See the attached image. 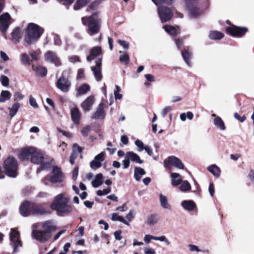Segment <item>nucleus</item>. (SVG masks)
<instances>
[{
  "mask_svg": "<svg viewBox=\"0 0 254 254\" xmlns=\"http://www.w3.org/2000/svg\"><path fill=\"white\" fill-rule=\"evenodd\" d=\"M81 20L83 25L87 26L86 31L90 36H94L100 31L101 20L98 17L97 13H94L89 16L83 17Z\"/></svg>",
  "mask_w": 254,
  "mask_h": 254,
  "instance_id": "f257e3e1",
  "label": "nucleus"
},
{
  "mask_svg": "<svg viewBox=\"0 0 254 254\" xmlns=\"http://www.w3.org/2000/svg\"><path fill=\"white\" fill-rule=\"evenodd\" d=\"M42 28L34 23H29L27 27L24 36V41L27 45H31L36 42L43 34Z\"/></svg>",
  "mask_w": 254,
  "mask_h": 254,
  "instance_id": "f03ea898",
  "label": "nucleus"
},
{
  "mask_svg": "<svg viewBox=\"0 0 254 254\" xmlns=\"http://www.w3.org/2000/svg\"><path fill=\"white\" fill-rule=\"evenodd\" d=\"M69 200L63 194H60L55 197L54 202L51 203L50 207L58 212L68 213L72 211V206L68 204Z\"/></svg>",
  "mask_w": 254,
  "mask_h": 254,
  "instance_id": "7ed1b4c3",
  "label": "nucleus"
},
{
  "mask_svg": "<svg viewBox=\"0 0 254 254\" xmlns=\"http://www.w3.org/2000/svg\"><path fill=\"white\" fill-rule=\"evenodd\" d=\"M44 154L38 149L34 147L31 155V162L36 164H40V166L37 169V173H39L41 170H47L50 167V164L49 162L44 163Z\"/></svg>",
  "mask_w": 254,
  "mask_h": 254,
  "instance_id": "20e7f679",
  "label": "nucleus"
},
{
  "mask_svg": "<svg viewBox=\"0 0 254 254\" xmlns=\"http://www.w3.org/2000/svg\"><path fill=\"white\" fill-rule=\"evenodd\" d=\"M17 161L13 157H8L3 163V167L5 174L11 178H15L17 176Z\"/></svg>",
  "mask_w": 254,
  "mask_h": 254,
  "instance_id": "39448f33",
  "label": "nucleus"
},
{
  "mask_svg": "<svg viewBox=\"0 0 254 254\" xmlns=\"http://www.w3.org/2000/svg\"><path fill=\"white\" fill-rule=\"evenodd\" d=\"M68 74V71H64L56 82L57 87L64 93L68 92L69 91L71 85L70 81L66 76V74Z\"/></svg>",
  "mask_w": 254,
  "mask_h": 254,
  "instance_id": "423d86ee",
  "label": "nucleus"
},
{
  "mask_svg": "<svg viewBox=\"0 0 254 254\" xmlns=\"http://www.w3.org/2000/svg\"><path fill=\"white\" fill-rule=\"evenodd\" d=\"M189 11V16L191 18H196L202 13L201 10L198 7L196 0H184Z\"/></svg>",
  "mask_w": 254,
  "mask_h": 254,
  "instance_id": "0eeeda50",
  "label": "nucleus"
},
{
  "mask_svg": "<svg viewBox=\"0 0 254 254\" xmlns=\"http://www.w3.org/2000/svg\"><path fill=\"white\" fill-rule=\"evenodd\" d=\"M158 13L162 22L170 20L173 16L172 10L164 5H158Z\"/></svg>",
  "mask_w": 254,
  "mask_h": 254,
  "instance_id": "6e6552de",
  "label": "nucleus"
},
{
  "mask_svg": "<svg viewBox=\"0 0 254 254\" xmlns=\"http://www.w3.org/2000/svg\"><path fill=\"white\" fill-rule=\"evenodd\" d=\"M10 245L13 248V252H17V249L22 246L21 242L19 239V233L15 229L12 228L9 234Z\"/></svg>",
  "mask_w": 254,
  "mask_h": 254,
  "instance_id": "1a4fd4ad",
  "label": "nucleus"
},
{
  "mask_svg": "<svg viewBox=\"0 0 254 254\" xmlns=\"http://www.w3.org/2000/svg\"><path fill=\"white\" fill-rule=\"evenodd\" d=\"M13 22L10 14L8 12H5L0 15V31L5 32L9 25Z\"/></svg>",
  "mask_w": 254,
  "mask_h": 254,
  "instance_id": "9d476101",
  "label": "nucleus"
},
{
  "mask_svg": "<svg viewBox=\"0 0 254 254\" xmlns=\"http://www.w3.org/2000/svg\"><path fill=\"white\" fill-rule=\"evenodd\" d=\"M164 165L169 169H170L172 166L181 169H183L184 167V165L181 160L174 156H170L165 160Z\"/></svg>",
  "mask_w": 254,
  "mask_h": 254,
  "instance_id": "9b49d317",
  "label": "nucleus"
},
{
  "mask_svg": "<svg viewBox=\"0 0 254 254\" xmlns=\"http://www.w3.org/2000/svg\"><path fill=\"white\" fill-rule=\"evenodd\" d=\"M44 57L46 62L53 63L56 66H59L61 65L60 59L55 52L48 51L45 54Z\"/></svg>",
  "mask_w": 254,
  "mask_h": 254,
  "instance_id": "f8f14e48",
  "label": "nucleus"
},
{
  "mask_svg": "<svg viewBox=\"0 0 254 254\" xmlns=\"http://www.w3.org/2000/svg\"><path fill=\"white\" fill-rule=\"evenodd\" d=\"M105 156V153L104 152H102L96 155L94 159L90 162V167L93 170H96L100 168L102 166V162L104 160Z\"/></svg>",
  "mask_w": 254,
  "mask_h": 254,
  "instance_id": "ddd939ff",
  "label": "nucleus"
},
{
  "mask_svg": "<svg viewBox=\"0 0 254 254\" xmlns=\"http://www.w3.org/2000/svg\"><path fill=\"white\" fill-rule=\"evenodd\" d=\"M53 176L50 177V182L52 183H58L62 181L64 175L60 168L54 166L52 170Z\"/></svg>",
  "mask_w": 254,
  "mask_h": 254,
  "instance_id": "4468645a",
  "label": "nucleus"
},
{
  "mask_svg": "<svg viewBox=\"0 0 254 254\" xmlns=\"http://www.w3.org/2000/svg\"><path fill=\"white\" fill-rule=\"evenodd\" d=\"M32 202L25 201L21 204L19 211L22 216L26 217L32 214Z\"/></svg>",
  "mask_w": 254,
  "mask_h": 254,
  "instance_id": "2eb2a0df",
  "label": "nucleus"
},
{
  "mask_svg": "<svg viewBox=\"0 0 254 254\" xmlns=\"http://www.w3.org/2000/svg\"><path fill=\"white\" fill-rule=\"evenodd\" d=\"M32 235L35 239L43 243L47 241L51 237V235L47 234L43 230H33Z\"/></svg>",
  "mask_w": 254,
  "mask_h": 254,
  "instance_id": "dca6fc26",
  "label": "nucleus"
},
{
  "mask_svg": "<svg viewBox=\"0 0 254 254\" xmlns=\"http://www.w3.org/2000/svg\"><path fill=\"white\" fill-rule=\"evenodd\" d=\"M226 30L229 34L233 36L241 37L246 33L247 29L244 27L234 26L227 28Z\"/></svg>",
  "mask_w": 254,
  "mask_h": 254,
  "instance_id": "f3484780",
  "label": "nucleus"
},
{
  "mask_svg": "<svg viewBox=\"0 0 254 254\" xmlns=\"http://www.w3.org/2000/svg\"><path fill=\"white\" fill-rule=\"evenodd\" d=\"M101 65L102 59L101 58H99L96 61V65L91 67L94 77L97 81H101L102 78V75L101 74Z\"/></svg>",
  "mask_w": 254,
  "mask_h": 254,
  "instance_id": "a211bd4d",
  "label": "nucleus"
},
{
  "mask_svg": "<svg viewBox=\"0 0 254 254\" xmlns=\"http://www.w3.org/2000/svg\"><path fill=\"white\" fill-rule=\"evenodd\" d=\"M95 102V98L94 96L88 97L81 104V106L83 110L85 112L89 111L92 108V106Z\"/></svg>",
  "mask_w": 254,
  "mask_h": 254,
  "instance_id": "6ab92c4d",
  "label": "nucleus"
},
{
  "mask_svg": "<svg viewBox=\"0 0 254 254\" xmlns=\"http://www.w3.org/2000/svg\"><path fill=\"white\" fill-rule=\"evenodd\" d=\"M104 105L103 103H100L96 111L93 114L92 118L93 119L102 120L105 116V113L104 110Z\"/></svg>",
  "mask_w": 254,
  "mask_h": 254,
  "instance_id": "aec40b11",
  "label": "nucleus"
},
{
  "mask_svg": "<svg viewBox=\"0 0 254 254\" xmlns=\"http://www.w3.org/2000/svg\"><path fill=\"white\" fill-rule=\"evenodd\" d=\"M42 230L47 233V234L51 235V233L55 231L56 228L53 225L52 221L48 220L42 223Z\"/></svg>",
  "mask_w": 254,
  "mask_h": 254,
  "instance_id": "412c9836",
  "label": "nucleus"
},
{
  "mask_svg": "<svg viewBox=\"0 0 254 254\" xmlns=\"http://www.w3.org/2000/svg\"><path fill=\"white\" fill-rule=\"evenodd\" d=\"M33 148V147L30 146L22 149L19 155L20 160H26L31 157Z\"/></svg>",
  "mask_w": 254,
  "mask_h": 254,
  "instance_id": "4be33fe9",
  "label": "nucleus"
},
{
  "mask_svg": "<svg viewBox=\"0 0 254 254\" xmlns=\"http://www.w3.org/2000/svg\"><path fill=\"white\" fill-rule=\"evenodd\" d=\"M32 214L33 215H43L47 213L45 208L41 205L36 204L34 203H32Z\"/></svg>",
  "mask_w": 254,
  "mask_h": 254,
  "instance_id": "5701e85b",
  "label": "nucleus"
},
{
  "mask_svg": "<svg viewBox=\"0 0 254 254\" xmlns=\"http://www.w3.org/2000/svg\"><path fill=\"white\" fill-rule=\"evenodd\" d=\"M89 52L90 54L87 57V60L88 62H91L101 54V49L99 46L94 47L90 50Z\"/></svg>",
  "mask_w": 254,
  "mask_h": 254,
  "instance_id": "b1692460",
  "label": "nucleus"
},
{
  "mask_svg": "<svg viewBox=\"0 0 254 254\" xmlns=\"http://www.w3.org/2000/svg\"><path fill=\"white\" fill-rule=\"evenodd\" d=\"M126 154L127 159H129V160L132 162L139 164L143 162V161L140 159L139 155L132 151L127 152Z\"/></svg>",
  "mask_w": 254,
  "mask_h": 254,
  "instance_id": "393cba45",
  "label": "nucleus"
},
{
  "mask_svg": "<svg viewBox=\"0 0 254 254\" xmlns=\"http://www.w3.org/2000/svg\"><path fill=\"white\" fill-rule=\"evenodd\" d=\"M71 116L72 121L75 124H78L80 119V113L76 107L71 110Z\"/></svg>",
  "mask_w": 254,
  "mask_h": 254,
  "instance_id": "a878e982",
  "label": "nucleus"
},
{
  "mask_svg": "<svg viewBox=\"0 0 254 254\" xmlns=\"http://www.w3.org/2000/svg\"><path fill=\"white\" fill-rule=\"evenodd\" d=\"M165 31L171 36H176L180 33L178 27H175L170 25H166L163 27Z\"/></svg>",
  "mask_w": 254,
  "mask_h": 254,
  "instance_id": "bb28decb",
  "label": "nucleus"
},
{
  "mask_svg": "<svg viewBox=\"0 0 254 254\" xmlns=\"http://www.w3.org/2000/svg\"><path fill=\"white\" fill-rule=\"evenodd\" d=\"M181 205L185 210L188 211L193 210L195 207V203L191 200L183 201Z\"/></svg>",
  "mask_w": 254,
  "mask_h": 254,
  "instance_id": "cd10ccee",
  "label": "nucleus"
},
{
  "mask_svg": "<svg viewBox=\"0 0 254 254\" xmlns=\"http://www.w3.org/2000/svg\"><path fill=\"white\" fill-rule=\"evenodd\" d=\"M22 35V32L19 27H16L13 29L11 33L12 40L14 42H18Z\"/></svg>",
  "mask_w": 254,
  "mask_h": 254,
  "instance_id": "c85d7f7f",
  "label": "nucleus"
},
{
  "mask_svg": "<svg viewBox=\"0 0 254 254\" xmlns=\"http://www.w3.org/2000/svg\"><path fill=\"white\" fill-rule=\"evenodd\" d=\"M171 184L173 186H177L182 182L181 176L177 173H172L170 175Z\"/></svg>",
  "mask_w": 254,
  "mask_h": 254,
  "instance_id": "c756f323",
  "label": "nucleus"
},
{
  "mask_svg": "<svg viewBox=\"0 0 254 254\" xmlns=\"http://www.w3.org/2000/svg\"><path fill=\"white\" fill-rule=\"evenodd\" d=\"M134 170V177L137 181H140L141 177L146 174L145 171L140 167H135Z\"/></svg>",
  "mask_w": 254,
  "mask_h": 254,
  "instance_id": "7c9ffc66",
  "label": "nucleus"
},
{
  "mask_svg": "<svg viewBox=\"0 0 254 254\" xmlns=\"http://www.w3.org/2000/svg\"><path fill=\"white\" fill-rule=\"evenodd\" d=\"M212 116L215 117L214 119V124L215 125V126L217 128H219L221 130H225L226 128L221 118L219 117H216V115L214 114H213Z\"/></svg>",
  "mask_w": 254,
  "mask_h": 254,
  "instance_id": "2f4dec72",
  "label": "nucleus"
},
{
  "mask_svg": "<svg viewBox=\"0 0 254 254\" xmlns=\"http://www.w3.org/2000/svg\"><path fill=\"white\" fill-rule=\"evenodd\" d=\"M90 87L88 84H83L77 89L76 96H79L81 95L85 94L90 91Z\"/></svg>",
  "mask_w": 254,
  "mask_h": 254,
  "instance_id": "473e14b6",
  "label": "nucleus"
},
{
  "mask_svg": "<svg viewBox=\"0 0 254 254\" xmlns=\"http://www.w3.org/2000/svg\"><path fill=\"white\" fill-rule=\"evenodd\" d=\"M103 184V175L99 173L95 176V179L92 182V186L97 188L102 185Z\"/></svg>",
  "mask_w": 254,
  "mask_h": 254,
  "instance_id": "72a5a7b5",
  "label": "nucleus"
},
{
  "mask_svg": "<svg viewBox=\"0 0 254 254\" xmlns=\"http://www.w3.org/2000/svg\"><path fill=\"white\" fill-rule=\"evenodd\" d=\"M20 107V104L18 102H14L11 107H9L8 109L9 111V116L13 118L15 116L16 113H17L19 108Z\"/></svg>",
  "mask_w": 254,
  "mask_h": 254,
  "instance_id": "f704fd0d",
  "label": "nucleus"
},
{
  "mask_svg": "<svg viewBox=\"0 0 254 254\" xmlns=\"http://www.w3.org/2000/svg\"><path fill=\"white\" fill-rule=\"evenodd\" d=\"M159 197L161 206L164 208L168 210H171L172 207L171 205L168 203V199L167 197L162 194H160Z\"/></svg>",
  "mask_w": 254,
  "mask_h": 254,
  "instance_id": "c9c22d12",
  "label": "nucleus"
},
{
  "mask_svg": "<svg viewBox=\"0 0 254 254\" xmlns=\"http://www.w3.org/2000/svg\"><path fill=\"white\" fill-rule=\"evenodd\" d=\"M207 170L216 178H218L220 175L221 170L216 165L208 166Z\"/></svg>",
  "mask_w": 254,
  "mask_h": 254,
  "instance_id": "e433bc0d",
  "label": "nucleus"
},
{
  "mask_svg": "<svg viewBox=\"0 0 254 254\" xmlns=\"http://www.w3.org/2000/svg\"><path fill=\"white\" fill-rule=\"evenodd\" d=\"M33 69L36 72V73L40 76H44L46 75L47 70V69L43 66L33 65Z\"/></svg>",
  "mask_w": 254,
  "mask_h": 254,
  "instance_id": "4c0bfd02",
  "label": "nucleus"
},
{
  "mask_svg": "<svg viewBox=\"0 0 254 254\" xmlns=\"http://www.w3.org/2000/svg\"><path fill=\"white\" fill-rule=\"evenodd\" d=\"M159 218L156 214L149 215L146 220V223L149 225H153L158 223Z\"/></svg>",
  "mask_w": 254,
  "mask_h": 254,
  "instance_id": "58836bf2",
  "label": "nucleus"
},
{
  "mask_svg": "<svg viewBox=\"0 0 254 254\" xmlns=\"http://www.w3.org/2000/svg\"><path fill=\"white\" fill-rule=\"evenodd\" d=\"M11 97V94L9 91L2 90L0 94V102H5L10 99Z\"/></svg>",
  "mask_w": 254,
  "mask_h": 254,
  "instance_id": "ea45409f",
  "label": "nucleus"
},
{
  "mask_svg": "<svg viewBox=\"0 0 254 254\" xmlns=\"http://www.w3.org/2000/svg\"><path fill=\"white\" fill-rule=\"evenodd\" d=\"M223 36L224 34L222 33L217 31H210L209 34V38L213 40L221 39Z\"/></svg>",
  "mask_w": 254,
  "mask_h": 254,
  "instance_id": "a19ab883",
  "label": "nucleus"
},
{
  "mask_svg": "<svg viewBox=\"0 0 254 254\" xmlns=\"http://www.w3.org/2000/svg\"><path fill=\"white\" fill-rule=\"evenodd\" d=\"M182 55L183 58L186 63V64L189 65L190 66V59L191 58V54L187 50H183L182 52Z\"/></svg>",
  "mask_w": 254,
  "mask_h": 254,
  "instance_id": "79ce46f5",
  "label": "nucleus"
},
{
  "mask_svg": "<svg viewBox=\"0 0 254 254\" xmlns=\"http://www.w3.org/2000/svg\"><path fill=\"white\" fill-rule=\"evenodd\" d=\"M21 63L25 65H29L30 64V59L27 54L21 53L20 55Z\"/></svg>",
  "mask_w": 254,
  "mask_h": 254,
  "instance_id": "37998d69",
  "label": "nucleus"
},
{
  "mask_svg": "<svg viewBox=\"0 0 254 254\" xmlns=\"http://www.w3.org/2000/svg\"><path fill=\"white\" fill-rule=\"evenodd\" d=\"M180 189L183 192L189 191L191 189V185L188 181H182Z\"/></svg>",
  "mask_w": 254,
  "mask_h": 254,
  "instance_id": "c03bdc74",
  "label": "nucleus"
},
{
  "mask_svg": "<svg viewBox=\"0 0 254 254\" xmlns=\"http://www.w3.org/2000/svg\"><path fill=\"white\" fill-rule=\"evenodd\" d=\"M120 61L121 63L127 64L129 62V57L126 52L120 51Z\"/></svg>",
  "mask_w": 254,
  "mask_h": 254,
  "instance_id": "a18cd8bd",
  "label": "nucleus"
},
{
  "mask_svg": "<svg viewBox=\"0 0 254 254\" xmlns=\"http://www.w3.org/2000/svg\"><path fill=\"white\" fill-rule=\"evenodd\" d=\"M152 1L158 6V5L167 4L169 5L173 3V0H152Z\"/></svg>",
  "mask_w": 254,
  "mask_h": 254,
  "instance_id": "49530a36",
  "label": "nucleus"
},
{
  "mask_svg": "<svg viewBox=\"0 0 254 254\" xmlns=\"http://www.w3.org/2000/svg\"><path fill=\"white\" fill-rule=\"evenodd\" d=\"M87 1L86 0H78L74 5V9L77 10L86 5Z\"/></svg>",
  "mask_w": 254,
  "mask_h": 254,
  "instance_id": "de8ad7c7",
  "label": "nucleus"
},
{
  "mask_svg": "<svg viewBox=\"0 0 254 254\" xmlns=\"http://www.w3.org/2000/svg\"><path fill=\"white\" fill-rule=\"evenodd\" d=\"M24 95L19 91H16L13 94V100L15 102H18L24 99Z\"/></svg>",
  "mask_w": 254,
  "mask_h": 254,
  "instance_id": "09e8293b",
  "label": "nucleus"
},
{
  "mask_svg": "<svg viewBox=\"0 0 254 254\" xmlns=\"http://www.w3.org/2000/svg\"><path fill=\"white\" fill-rule=\"evenodd\" d=\"M41 54L40 50L36 51H31L30 52L29 54L31 56L33 60L37 61L39 60V56Z\"/></svg>",
  "mask_w": 254,
  "mask_h": 254,
  "instance_id": "8fccbe9b",
  "label": "nucleus"
},
{
  "mask_svg": "<svg viewBox=\"0 0 254 254\" xmlns=\"http://www.w3.org/2000/svg\"><path fill=\"white\" fill-rule=\"evenodd\" d=\"M91 130V126L89 125H87L82 128V129L81 130V134L84 137H86L89 134V133L90 132Z\"/></svg>",
  "mask_w": 254,
  "mask_h": 254,
  "instance_id": "3c124183",
  "label": "nucleus"
},
{
  "mask_svg": "<svg viewBox=\"0 0 254 254\" xmlns=\"http://www.w3.org/2000/svg\"><path fill=\"white\" fill-rule=\"evenodd\" d=\"M0 81L2 86L8 87L9 83V78L5 75H1L0 76Z\"/></svg>",
  "mask_w": 254,
  "mask_h": 254,
  "instance_id": "603ef678",
  "label": "nucleus"
},
{
  "mask_svg": "<svg viewBox=\"0 0 254 254\" xmlns=\"http://www.w3.org/2000/svg\"><path fill=\"white\" fill-rule=\"evenodd\" d=\"M134 144L137 147V151L138 152L142 151L145 147L143 142L139 139L136 140L134 142Z\"/></svg>",
  "mask_w": 254,
  "mask_h": 254,
  "instance_id": "864d4df0",
  "label": "nucleus"
},
{
  "mask_svg": "<svg viewBox=\"0 0 254 254\" xmlns=\"http://www.w3.org/2000/svg\"><path fill=\"white\" fill-rule=\"evenodd\" d=\"M154 240L159 241L161 242H164L166 245L169 246L171 244L170 242L166 238L165 236L160 237L154 236Z\"/></svg>",
  "mask_w": 254,
  "mask_h": 254,
  "instance_id": "5fc2aeb1",
  "label": "nucleus"
},
{
  "mask_svg": "<svg viewBox=\"0 0 254 254\" xmlns=\"http://www.w3.org/2000/svg\"><path fill=\"white\" fill-rule=\"evenodd\" d=\"M120 87L118 85L116 86V89L114 91L115 98L116 100H120L122 98V95L120 93Z\"/></svg>",
  "mask_w": 254,
  "mask_h": 254,
  "instance_id": "6e6d98bb",
  "label": "nucleus"
},
{
  "mask_svg": "<svg viewBox=\"0 0 254 254\" xmlns=\"http://www.w3.org/2000/svg\"><path fill=\"white\" fill-rule=\"evenodd\" d=\"M111 191V189L110 187L106 189H104L103 190H98L96 191L97 195L99 196H102L103 195H106L109 193Z\"/></svg>",
  "mask_w": 254,
  "mask_h": 254,
  "instance_id": "4d7b16f0",
  "label": "nucleus"
},
{
  "mask_svg": "<svg viewBox=\"0 0 254 254\" xmlns=\"http://www.w3.org/2000/svg\"><path fill=\"white\" fill-rule=\"evenodd\" d=\"M111 219H112V220H113L114 221H118L121 222V221H123V217L121 216H119L116 213H114L112 214Z\"/></svg>",
  "mask_w": 254,
  "mask_h": 254,
  "instance_id": "13d9d810",
  "label": "nucleus"
},
{
  "mask_svg": "<svg viewBox=\"0 0 254 254\" xmlns=\"http://www.w3.org/2000/svg\"><path fill=\"white\" fill-rule=\"evenodd\" d=\"M29 103L30 105L34 108H37L38 107V105L36 100L32 96H30L29 97Z\"/></svg>",
  "mask_w": 254,
  "mask_h": 254,
  "instance_id": "bf43d9fd",
  "label": "nucleus"
},
{
  "mask_svg": "<svg viewBox=\"0 0 254 254\" xmlns=\"http://www.w3.org/2000/svg\"><path fill=\"white\" fill-rule=\"evenodd\" d=\"M82 149L83 148L79 146L77 144H74L73 145L72 151H74V152L79 154L82 151Z\"/></svg>",
  "mask_w": 254,
  "mask_h": 254,
  "instance_id": "052dcab7",
  "label": "nucleus"
},
{
  "mask_svg": "<svg viewBox=\"0 0 254 254\" xmlns=\"http://www.w3.org/2000/svg\"><path fill=\"white\" fill-rule=\"evenodd\" d=\"M118 42L124 49H127L128 48L129 43L127 42L122 40H119Z\"/></svg>",
  "mask_w": 254,
  "mask_h": 254,
  "instance_id": "680f3d73",
  "label": "nucleus"
},
{
  "mask_svg": "<svg viewBox=\"0 0 254 254\" xmlns=\"http://www.w3.org/2000/svg\"><path fill=\"white\" fill-rule=\"evenodd\" d=\"M234 117L241 123L244 122L246 119V117L245 115L243 116L242 117H240L237 113H235L234 114Z\"/></svg>",
  "mask_w": 254,
  "mask_h": 254,
  "instance_id": "e2e57ef3",
  "label": "nucleus"
},
{
  "mask_svg": "<svg viewBox=\"0 0 254 254\" xmlns=\"http://www.w3.org/2000/svg\"><path fill=\"white\" fill-rule=\"evenodd\" d=\"M129 159H127V155L126 154L125 158L123 161V166L124 169H127L129 166L130 161Z\"/></svg>",
  "mask_w": 254,
  "mask_h": 254,
  "instance_id": "0e129e2a",
  "label": "nucleus"
},
{
  "mask_svg": "<svg viewBox=\"0 0 254 254\" xmlns=\"http://www.w3.org/2000/svg\"><path fill=\"white\" fill-rule=\"evenodd\" d=\"M143 240L145 243L148 244L151 240H154V236L150 235H146L144 236Z\"/></svg>",
  "mask_w": 254,
  "mask_h": 254,
  "instance_id": "69168bd1",
  "label": "nucleus"
},
{
  "mask_svg": "<svg viewBox=\"0 0 254 254\" xmlns=\"http://www.w3.org/2000/svg\"><path fill=\"white\" fill-rule=\"evenodd\" d=\"M0 57L3 62H6L9 60L8 56L3 51L0 52Z\"/></svg>",
  "mask_w": 254,
  "mask_h": 254,
  "instance_id": "338daca9",
  "label": "nucleus"
},
{
  "mask_svg": "<svg viewBox=\"0 0 254 254\" xmlns=\"http://www.w3.org/2000/svg\"><path fill=\"white\" fill-rule=\"evenodd\" d=\"M172 110V107L170 106H167L163 109L162 111V115L163 117H165L166 114Z\"/></svg>",
  "mask_w": 254,
  "mask_h": 254,
  "instance_id": "774afa93",
  "label": "nucleus"
}]
</instances>
